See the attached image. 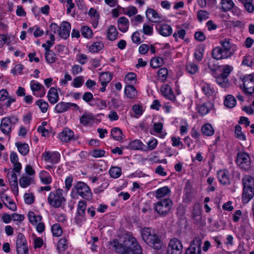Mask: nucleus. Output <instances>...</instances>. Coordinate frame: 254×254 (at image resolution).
<instances>
[{"label":"nucleus","instance_id":"nucleus-1","mask_svg":"<svg viewBox=\"0 0 254 254\" xmlns=\"http://www.w3.org/2000/svg\"><path fill=\"white\" fill-rule=\"evenodd\" d=\"M112 249L121 254H143L142 249L136 238L131 235H127L123 244L117 239L110 242Z\"/></svg>","mask_w":254,"mask_h":254},{"label":"nucleus","instance_id":"nucleus-2","mask_svg":"<svg viewBox=\"0 0 254 254\" xmlns=\"http://www.w3.org/2000/svg\"><path fill=\"white\" fill-rule=\"evenodd\" d=\"M143 241L149 246L155 250L162 247V241L155 230L151 227H144L140 231Z\"/></svg>","mask_w":254,"mask_h":254},{"label":"nucleus","instance_id":"nucleus-3","mask_svg":"<svg viewBox=\"0 0 254 254\" xmlns=\"http://www.w3.org/2000/svg\"><path fill=\"white\" fill-rule=\"evenodd\" d=\"M77 195L86 200H89L92 198V193L90 188L83 182H77L71 190V197L75 198Z\"/></svg>","mask_w":254,"mask_h":254},{"label":"nucleus","instance_id":"nucleus-4","mask_svg":"<svg viewBox=\"0 0 254 254\" xmlns=\"http://www.w3.org/2000/svg\"><path fill=\"white\" fill-rule=\"evenodd\" d=\"M243 193L242 201L247 203L254 195V179L250 176H246L243 180Z\"/></svg>","mask_w":254,"mask_h":254},{"label":"nucleus","instance_id":"nucleus-5","mask_svg":"<svg viewBox=\"0 0 254 254\" xmlns=\"http://www.w3.org/2000/svg\"><path fill=\"white\" fill-rule=\"evenodd\" d=\"M172 205L170 198H165L154 203V209L160 216L165 217L170 213Z\"/></svg>","mask_w":254,"mask_h":254},{"label":"nucleus","instance_id":"nucleus-6","mask_svg":"<svg viewBox=\"0 0 254 254\" xmlns=\"http://www.w3.org/2000/svg\"><path fill=\"white\" fill-rule=\"evenodd\" d=\"M63 190L59 189L51 191L48 197V202L50 205L55 208L61 207L65 199L63 196Z\"/></svg>","mask_w":254,"mask_h":254},{"label":"nucleus","instance_id":"nucleus-7","mask_svg":"<svg viewBox=\"0 0 254 254\" xmlns=\"http://www.w3.org/2000/svg\"><path fill=\"white\" fill-rule=\"evenodd\" d=\"M18 121V118L14 116L3 118L1 121L0 126L2 132L4 134H9Z\"/></svg>","mask_w":254,"mask_h":254},{"label":"nucleus","instance_id":"nucleus-8","mask_svg":"<svg viewBox=\"0 0 254 254\" xmlns=\"http://www.w3.org/2000/svg\"><path fill=\"white\" fill-rule=\"evenodd\" d=\"M183 245L181 241L177 238L171 239L168 243L167 254H182Z\"/></svg>","mask_w":254,"mask_h":254},{"label":"nucleus","instance_id":"nucleus-9","mask_svg":"<svg viewBox=\"0 0 254 254\" xmlns=\"http://www.w3.org/2000/svg\"><path fill=\"white\" fill-rule=\"evenodd\" d=\"M202 238L195 237L186 251L185 254H201Z\"/></svg>","mask_w":254,"mask_h":254},{"label":"nucleus","instance_id":"nucleus-10","mask_svg":"<svg viewBox=\"0 0 254 254\" xmlns=\"http://www.w3.org/2000/svg\"><path fill=\"white\" fill-rule=\"evenodd\" d=\"M86 206L87 203L85 201L81 200L78 202L77 208V215L75 218V221L76 224H80L82 221L86 220L85 217Z\"/></svg>","mask_w":254,"mask_h":254},{"label":"nucleus","instance_id":"nucleus-11","mask_svg":"<svg viewBox=\"0 0 254 254\" xmlns=\"http://www.w3.org/2000/svg\"><path fill=\"white\" fill-rule=\"evenodd\" d=\"M244 92L245 94L251 95L254 92V76L248 74L243 79Z\"/></svg>","mask_w":254,"mask_h":254},{"label":"nucleus","instance_id":"nucleus-12","mask_svg":"<svg viewBox=\"0 0 254 254\" xmlns=\"http://www.w3.org/2000/svg\"><path fill=\"white\" fill-rule=\"evenodd\" d=\"M251 159L249 154L245 152L239 153V168L248 171L251 168Z\"/></svg>","mask_w":254,"mask_h":254},{"label":"nucleus","instance_id":"nucleus-13","mask_svg":"<svg viewBox=\"0 0 254 254\" xmlns=\"http://www.w3.org/2000/svg\"><path fill=\"white\" fill-rule=\"evenodd\" d=\"M42 157L45 162L55 164L59 162L61 156L60 153L57 151H46L43 153Z\"/></svg>","mask_w":254,"mask_h":254},{"label":"nucleus","instance_id":"nucleus-14","mask_svg":"<svg viewBox=\"0 0 254 254\" xmlns=\"http://www.w3.org/2000/svg\"><path fill=\"white\" fill-rule=\"evenodd\" d=\"M71 108L79 109V106L75 103L61 102L58 103L54 108V111L57 113H62L69 110Z\"/></svg>","mask_w":254,"mask_h":254},{"label":"nucleus","instance_id":"nucleus-15","mask_svg":"<svg viewBox=\"0 0 254 254\" xmlns=\"http://www.w3.org/2000/svg\"><path fill=\"white\" fill-rule=\"evenodd\" d=\"M30 88L33 94L37 97H43L46 94V89L43 85L34 80L30 82Z\"/></svg>","mask_w":254,"mask_h":254},{"label":"nucleus","instance_id":"nucleus-16","mask_svg":"<svg viewBox=\"0 0 254 254\" xmlns=\"http://www.w3.org/2000/svg\"><path fill=\"white\" fill-rule=\"evenodd\" d=\"M220 43L222 46L221 48L229 57L232 55L236 50V47H233V45L230 43V39H229L222 40L220 41Z\"/></svg>","mask_w":254,"mask_h":254},{"label":"nucleus","instance_id":"nucleus-17","mask_svg":"<svg viewBox=\"0 0 254 254\" xmlns=\"http://www.w3.org/2000/svg\"><path fill=\"white\" fill-rule=\"evenodd\" d=\"M0 199L8 209L12 211H15L17 209L15 202L7 194L3 192L0 193Z\"/></svg>","mask_w":254,"mask_h":254},{"label":"nucleus","instance_id":"nucleus-18","mask_svg":"<svg viewBox=\"0 0 254 254\" xmlns=\"http://www.w3.org/2000/svg\"><path fill=\"white\" fill-rule=\"evenodd\" d=\"M156 28L158 32L164 37L169 36L172 33V27L167 24H158L156 25Z\"/></svg>","mask_w":254,"mask_h":254},{"label":"nucleus","instance_id":"nucleus-19","mask_svg":"<svg viewBox=\"0 0 254 254\" xmlns=\"http://www.w3.org/2000/svg\"><path fill=\"white\" fill-rule=\"evenodd\" d=\"M71 29L70 24L66 21H64L62 23L60 28L59 35L64 39H66L69 36Z\"/></svg>","mask_w":254,"mask_h":254},{"label":"nucleus","instance_id":"nucleus-20","mask_svg":"<svg viewBox=\"0 0 254 254\" xmlns=\"http://www.w3.org/2000/svg\"><path fill=\"white\" fill-rule=\"evenodd\" d=\"M74 134L72 130L64 128L59 134V137L62 142H68L74 138Z\"/></svg>","mask_w":254,"mask_h":254},{"label":"nucleus","instance_id":"nucleus-21","mask_svg":"<svg viewBox=\"0 0 254 254\" xmlns=\"http://www.w3.org/2000/svg\"><path fill=\"white\" fill-rule=\"evenodd\" d=\"M212 104L210 102H206L197 105L196 110L200 116L207 115L212 108Z\"/></svg>","mask_w":254,"mask_h":254},{"label":"nucleus","instance_id":"nucleus-22","mask_svg":"<svg viewBox=\"0 0 254 254\" xmlns=\"http://www.w3.org/2000/svg\"><path fill=\"white\" fill-rule=\"evenodd\" d=\"M146 16L147 18L152 22H160L162 18L152 8H148L146 11Z\"/></svg>","mask_w":254,"mask_h":254},{"label":"nucleus","instance_id":"nucleus-23","mask_svg":"<svg viewBox=\"0 0 254 254\" xmlns=\"http://www.w3.org/2000/svg\"><path fill=\"white\" fill-rule=\"evenodd\" d=\"M212 57L217 60L227 59L230 57L228 54L222 50V48L220 47H216L213 49Z\"/></svg>","mask_w":254,"mask_h":254},{"label":"nucleus","instance_id":"nucleus-24","mask_svg":"<svg viewBox=\"0 0 254 254\" xmlns=\"http://www.w3.org/2000/svg\"><path fill=\"white\" fill-rule=\"evenodd\" d=\"M129 20L126 17L122 16L119 18L117 21V25L119 30L123 32H126L129 28Z\"/></svg>","mask_w":254,"mask_h":254},{"label":"nucleus","instance_id":"nucleus-25","mask_svg":"<svg viewBox=\"0 0 254 254\" xmlns=\"http://www.w3.org/2000/svg\"><path fill=\"white\" fill-rule=\"evenodd\" d=\"M145 145L139 139H135L129 142L127 146L125 147L126 149H129L131 150H140L144 151V147Z\"/></svg>","mask_w":254,"mask_h":254},{"label":"nucleus","instance_id":"nucleus-26","mask_svg":"<svg viewBox=\"0 0 254 254\" xmlns=\"http://www.w3.org/2000/svg\"><path fill=\"white\" fill-rule=\"evenodd\" d=\"M161 91L162 95L166 98L170 100L175 99V96L173 92L172 88L169 85L167 84L162 85L161 87Z\"/></svg>","mask_w":254,"mask_h":254},{"label":"nucleus","instance_id":"nucleus-27","mask_svg":"<svg viewBox=\"0 0 254 254\" xmlns=\"http://www.w3.org/2000/svg\"><path fill=\"white\" fill-rule=\"evenodd\" d=\"M217 177L219 182L224 185L230 184L228 172L226 170H220L217 172Z\"/></svg>","mask_w":254,"mask_h":254},{"label":"nucleus","instance_id":"nucleus-28","mask_svg":"<svg viewBox=\"0 0 254 254\" xmlns=\"http://www.w3.org/2000/svg\"><path fill=\"white\" fill-rule=\"evenodd\" d=\"M216 72L214 73V77L216 78V81L218 84L222 87H227L228 86V78L225 76L223 75L218 71H215Z\"/></svg>","mask_w":254,"mask_h":254},{"label":"nucleus","instance_id":"nucleus-29","mask_svg":"<svg viewBox=\"0 0 254 254\" xmlns=\"http://www.w3.org/2000/svg\"><path fill=\"white\" fill-rule=\"evenodd\" d=\"M80 123L84 126L91 125L94 120V117L92 113H84L79 119Z\"/></svg>","mask_w":254,"mask_h":254},{"label":"nucleus","instance_id":"nucleus-30","mask_svg":"<svg viewBox=\"0 0 254 254\" xmlns=\"http://www.w3.org/2000/svg\"><path fill=\"white\" fill-rule=\"evenodd\" d=\"M47 96L49 101L52 104H55L59 99V96L57 90L54 87H51L49 89Z\"/></svg>","mask_w":254,"mask_h":254},{"label":"nucleus","instance_id":"nucleus-31","mask_svg":"<svg viewBox=\"0 0 254 254\" xmlns=\"http://www.w3.org/2000/svg\"><path fill=\"white\" fill-rule=\"evenodd\" d=\"M119 32L113 25H110L107 31V38L109 40L114 41L117 39Z\"/></svg>","mask_w":254,"mask_h":254},{"label":"nucleus","instance_id":"nucleus-32","mask_svg":"<svg viewBox=\"0 0 254 254\" xmlns=\"http://www.w3.org/2000/svg\"><path fill=\"white\" fill-rule=\"evenodd\" d=\"M171 193L170 189L167 187L165 186L157 189L155 191V197L159 199L165 196L169 195Z\"/></svg>","mask_w":254,"mask_h":254},{"label":"nucleus","instance_id":"nucleus-33","mask_svg":"<svg viewBox=\"0 0 254 254\" xmlns=\"http://www.w3.org/2000/svg\"><path fill=\"white\" fill-rule=\"evenodd\" d=\"M40 181L45 185H49L52 181V178L47 171H42L39 174Z\"/></svg>","mask_w":254,"mask_h":254},{"label":"nucleus","instance_id":"nucleus-34","mask_svg":"<svg viewBox=\"0 0 254 254\" xmlns=\"http://www.w3.org/2000/svg\"><path fill=\"white\" fill-rule=\"evenodd\" d=\"M18 151L22 155H26L29 151V147L28 144L26 143H21L19 142L15 143Z\"/></svg>","mask_w":254,"mask_h":254},{"label":"nucleus","instance_id":"nucleus-35","mask_svg":"<svg viewBox=\"0 0 254 254\" xmlns=\"http://www.w3.org/2000/svg\"><path fill=\"white\" fill-rule=\"evenodd\" d=\"M201 130L202 134L207 136H212L214 133V129L210 124H206L203 125Z\"/></svg>","mask_w":254,"mask_h":254},{"label":"nucleus","instance_id":"nucleus-36","mask_svg":"<svg viewBox=\"0 0 254 254\" xmlns=\"http://www.w3.org/2000/svg\"><path fill=\"white\" fill-rule=\"evenodd\" d=\"M125 93L128 98H133L136 96L137 91L132 85H127L125 87Z\"/></svg>","mask_w":254,"mask_h":254},{"label":"nucleus","instance_id":"nucleus-37","mask_svg":"<svg viewBox=\"0 0 254 254\" xmlns=\"http://www.w3.org/2000/svg\"><path fill=\"white\" fill-rule=\"evenodd\" d=\"M224 104L225 106L231 108L236 105V99L231 95H228L224 100Z\"/></svg>","mask_w":254,"mask_h":254},{"label":"nucleus","instance_id":"nucleus-38","mask_svg":"<svg viewBox=\"0 0 254 254\" xmlns=\"http://www.w3.org/2000/svg\"><path fill=\"white\" fill-rule=\"evenodd\" d=\"M214 70L217 71H219L220 74L225 75L227 78L228 76L232 70V67L228 65L221 67L218 66V69L214 68Z\"/></svg>","mask_w":254,"mask_h":254},{"label":"nucleus","instance_id":"nucleus-39","mask_svg":"<svg viewBox=\"0 0 254 254\" xmlns=\"http://www.w3.org/2000/svg\"><path fill=\"white\" fill-rule=\"evenodd\" d=\"M201 89L204 93L207 96H211L214 92L213 88L207 83H204L202 84Z\"/></svg>","mask_w":254,"mask_h":254},{"label":"nucleus","instance_id":"nucleus-40","mask_svg":"<svg viewBox=\"0 0 254 254\" xmlns=\"http://www.w3.org/2000/svg\"><path fill=\"white\" fill-rule=\"evenodd\" d=\"M222 9L224 11L230 10L234 5L232 0H222L221 1Z\"/></svg>","mask_w":254,"mask_h":254},{"label":"nucleus","instance_id":"nucleus-41","mask_svg":"<svg viewBox=\"0 0 254 254\" xmlns=\"http://www.w3.org/2000/svg\"><path fill=\"white\" fill-rule=\"evenodd\" d=\"M28 217L30 222L33 225H36L42 219L40 215H36L33 212L30 211L28 213Z\"/></svg>","mask_w":254,"mask_h":254},{"label":"nucleus","instance_id":"nucleus-42","mask_svg":"<svg viewBox=\"0 0 254 254\" xmlns=\"http://www.w3.org/2000/svg\"><path fill=\"white\" fill-rule=\"evenodd\" d=\"M45 57L47 62L49 64H53L57 60L56 54L51 50L46 51Z\"/></svg>","mask_w":254,"mask_h":254},{"label":"nucleus","instance_id":"nucleus-43","mask_svg":"<svg viewBox=\"0 0 254 254\" xmlns=\"http://www.w3.org/2000/svg\"><path fill=\"white\" fill-rule=\"evenodd\" d=\"M243 4L245 9L249 13H252L254 10V6L252 2L253 0H239Z\"/></svg>","mask_w":254,"mask_h":254},{"label":"nucleus","instance_id":"nucleus-44","mask_svg":"<svg viewBox=\"0 0 254 254\" xmlns=\"http://www.w3.org/2000/svg\"><path fill=\"white\" fill-rule=\"evenodd\" d=\"M80 31L82 36L86 38H90L93 35L91 29L87 26H82L80 29Z\"/></svg>","mask_w":254,"mask_h":254},{"label":"nucleus","instance_id":"nucleus-45","mask_svg":"<svg viewBox=\"0 0 254 254\" xmlns=\"http://www.w3.org/2000/svg\"><path fill=\"white\" fill-rule=\"evenodd\" d=\"M158 144V141L156 138H152L147 143V146L144 147V151H152L154 150Z\"/></svg>","mask_w":254,"mask_h":254},{"label":"nucleus","instance_id":"nucleus-46","mask_svg":"<svg viewBox=\"0 0 254 254\" xmlns=\"http://www.w3.org/2000/svg\"><path fill=\"white\" fill-rule=\"evenodd\" d=\"M22 246H27V243L24 235L22 233H19L17 237L16 247Z\"/></svg>","mask_w":254,"mask_h":254},{"label":"nucleus","instance_id":"nucleus-47","mask_svg":"<svg viewBox=\"0 0 254 254\" xmlns=\"http://www.w3.org/2000/svg\"><path fill=\"white\" fill-rule=\"evenodd\" d=\"M109 174L111 177L118 178L121 175L122 170L118 167H112L109 170Z\"/></svg>","mask_w":254,"mask_h":254},{"label":"nucleus","instance_id":"nucleus-48","mask_svg":"<svg viewBox=\"0 0 254 254\" xmlns=\"http://www.w3.org/2000/svg\"><path fill=\"white\" fill-rule=\"evenodd\" d=\"M163 64V60L160 57L152 58L150 61V65L153 68L161 66Z\"/></svg>","mask_w":254,"mask_h":254},{"label":"nucleus","instance_id":"nucleus-49","mask_svg":"<svg viewBox=\"0 0 254 254\" xmlns=\"http://www.w3.org/2000/svg\"><path fill=\"white\" fill-rule=\"evenodd\" d=\"M111 135L113 138L116 140L120 141L122 139V131L118 127H114L112 129Z\"/></svg>","mask_w":254,"mask_h":254},{"label":"nucleus","instance_id":"nucleus-50","mask_svg":"<svg viewBox=\"0 0 254 254\" xmlns=\"http://www.w3.org/2000/svg\"><path fill=\"white\" fill-rule=\"evenodd\" d=\"M123 10V13L129 16V17L136 14L137 12V8L133 6H129L128 7L124 8Z\"/></svg>","mask_w":254,"mask_h":254},{"label":"nucleus","instance_id":"nucleus-51","mask_svg":"<svg viewBox=\"0 0 254 254\" xmlns=\"http://www.w3.org/2000/svg\"><path fill=\"white\" fill-rule=\"evenodd\" d=\"M52 232L53 236L60 237L63 233V230L60 225L56 223L52 226Z\"/></svg>","mask_w":254,"mask_h":254},{"label":"nucleus","instance_id":"nucleus-52","mask_svg":"<svg viewBox=\"0 0 254 254\" xmlns=\"http://www.w3.org/2000/svg\"><path fill=\"white\" fill-rule=\"evenodd\" d=\"M68 247L67 244V240L65 238H61L58 242L57 244V249L60 251H65Z\"/></svg>","mask_w":254,"mask_h":254},{"label":"nucleus","instance_id":"nucleus-53","mask_svg":"<svg viewBox=\"0 0 254 254\" xmlns=\"http://www.w3.org/2000/svg\"><path fill=\"white\" fill-rule=\"evenodd\" d=\"M186 69L188 72L190 74H194L198 70V66L194 63L190 62L187 64Z\"/></svg>","mask_w":254,"mask_h":254},{"label":"nucleus","instance_id":"nucleus-54","mask_svg":"<svg viewBox=\"0 0 254 254\" xmlns=\"http://www.w3.org/2000/svg\"><path fill=\"white\" fill-rule=\"evenodd\" d=\"M112 75L109 72H103L101 74L99 77V80L101 83L108 84L112 79Z\"/></svg>","mask_w":254,"mask_h":254},{"label":"nucleus","instance_id":"nucleus-55","mask_svg":"<svg viewBox=\"0 0 254 254\" xmlns=\"http://www.w3.org/2000/svg\"><path fill=\"white\" fill-rule=\"evenodd\" d=\"M241 228L243 229V233L244 234H245L246 231L250 228L249 218L247 215L242 217Z\"/></svg>","mask_w":254,"mask_h":254},{"label":"nucleus","instance_id":"nucleus-56","mask_svg":"<svg viewBox=\"0 0 254 254\" xmlns=\"http://www.w3.org/2000/svg\"><path fill=\"white\" fill-rule=\"evenodd\" d=\"M104 45L100 42H95L89 47V50L90 52L92 53L97 52L103 48Z\"/></svg>","mask_w":254,"mask_h":254},{"label":"nucleus","instance_id":"nucleus-57","mask_svg":"<svg viewBox=\"0 0 254 254\" xmlns=\"http://www.w3.org/2000/svg\"><path fill=\"white\" fill-rule=\"evenodd\" d=\"M197 18L199 22L209 18V13L206 10H200L197 11Z\"/></svg>","mask_w":254,"mask_h":254},{"label":"nucleus","instance_id":"nucleus-58","mask_svg":"<svg viewBox=\"0 0 254 254\" xmlns=\"http://www.w3.org/2000/svg\"><path fill=\"white\" fill-rule=\"evenodd\" d=\"M83 77L82 76H77L73 79L72 86L75 88H79L83 85Z\"/></svg>","mask_w":254,"mask_h":254},{"label":"nucleus","instance_id":"nucleus-59","mask_svg":"<svg viewBox=\"0 0 254 254\" xmlns=\"http://www.w3.org/2000/svg\"><path fill=\"white\" fill-rule=\"evenodd\" d=\"M31 179L27 176H22L19 179V185L21 187L25 188L30 185Z\"/></svg>","mask_w":254,"mask_h":254},{"label":"nucleus","instance_id":"nucleus-60","mask_svg":"<svg viewBox=\"0 0 254 254\" xmlns=\"http://www.w3.org/2000/svg\"><path fill=\"white\" fill-rule=\"evenodd\" d=\"M36 104L39 107L41 111L43 113H45L47 111L49 107L48 103L43 100H38L36 102Z\"/></svg>","mask_w":254,"mask_h":254},{"label":"nucleus","instance_id":"nucleus-61","mask_svg":"<svg viewBox=\"0 0 254 254\" xmlns=\"http://www.w3.org/2000/svg\"><path fill=\"white\" fill-rule=\"evenodd\" d=\"M88 15L91 17V18L94 20V22L97 25L98 19H99V15L97 14V10L94 8L91 7L88 12Z\"/></svg>","mask_w":254,"mask_h":254},{"label":"nucleus","instance_id":"nucleus-62","mask_svg":"<svg viewBox=\"0 0 254 254\" xmlns=\"http://www.w3.org/2000/svg\"><path fill=\"white\" fill-rule=\"evenodd\" d=\"M136 79V75L133 72H129L125 76V80L128 83H132L135 82Z\"/></svg>","mask_w":254,"mask_h":254},{"label":"nucleus","instance_id":"nucleus-63","mask_svg":"<svg viewBox=\"0 0 254 254\" xmlns=\"http://www.w3.org/2000/svg\"><path fill=\"white\" fill-rule=\"evenodd\" d=\"M7 179L10 185L17 182V176L14 171L8 172Z\"/></svg>","mask_w":254,"mask_h":254},{"label":"nucleus","instance_id":"nucleus-64","mask_svg":"<svg viewBox=\"0 0 254 254\" xmlns=\"http://www.w3.org/2000/svg\"><path fill=\"white\" fill-rule=\"evenodd\" d=\"M253 63V58L248 55L245 56L243 58V59L242 62V65H247L248 66H251Z\"/></svg>","mask_w":254,"mask_h":254}]
</instances>
